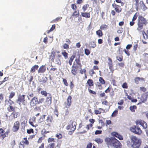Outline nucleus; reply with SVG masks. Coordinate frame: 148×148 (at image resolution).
<instances>
[{"label":"nucleus","mask_w":148,"mask_h":148,"mask_svg":"<svg viewBox=\"0 0 148 148\" xmlns=\"http://www.w3.org/2000/svg\"><path fill=\"white\" fill-rule=\"evenodd\" d=\"M20 122L18 121H16L14 123L12 127V131L13 132H18L20 128Z\"/></svg>","instance_id":"11"},{"label":"nucleus","mask_w":148,"mask_h":148,"mask_svg":"<svg viewBox=\"0 0 148 148\" xmlns=\"http://www.w3.org/2000/svg\"><path fill=\"white\" fill-rule=\"evenodd\" d=\"M47 80V78L46 77H43L39 80V82L42 83H46Z\"/></svg>","instance_id":"34"},{"label":"nucleus","mask_w":148,"mask_h":148,"mask_svg":"<svg viewBox=\"0 0 148 148\" xmlns=\"http://www.w3.org/2000/svg\"><path fill=\"white\" fill-rule=\"evenodd\" d=\"M130 131L138 135H140L142 133L141 129L138 127L134 125L130 128Z\"/></svg>","instance_id":"6"},{"label":"nucleus","mask_w":148,"mask_h":148,"mask_svg":"<svg viewBox=\"0 0 148 148\" xmlns=\"http://www.w3.org/2000/svg\"><path fill=\"white\" fill-rule=\"evenodd\" d=\"M25 95H21L19 94L16 100V102L18 103L20 106H21V104L25 106H27V103L26 100L25 99Z\"/></svg>","instance_id":"5"},{"label":"nucleus","mask_w":148,"mask_h":148,"mask_svg":"<svg viewBox=\"0 0 148 148\" xmlns=\"http://www.w3.org/2000/svg\"><path fill=\"white\" fill-rule=\"evenodd\" d=\"M53 120V118L50 115H48L45 121V125L49 126H51Z\"/></svg>","instance_id":"13"},{"label":"nucleus","mask_w":148,"mask_h":148,"mask_svg":"<svg viewBox=\"0 0 148 148\" xmlns=\"http://www.w3.org/2000/svg\"><path fill=\"white\" fill-rule=\"evenodd\" d=\"M138 12H136L134 15L133 18L132 19V21H135L137 19L138 16L139 14Z\"/></svg>","instance_id":"50"},{"label":"nucleus","mask_w":148,"mask_h":148,"mask_svg":"<svg viewBox=\"0 0 148 148\" xmlns=\"http://www.w3.org/2000/svg\"><path fill=\"white\" fill-rule=\"evenodd\" d=\"M70 123L71 124V131L74 132L76 129V122L74 121L71 120Z\"/></svg>","instance_id":"19"},{"label":"nucleus","mask_w":148,"mask_h":148,"mask_svg":"<svg viewBox=\"0 0 148 148\" xmlns=\"http://www.w3.org/2000/svg\"><path fill=\"white\" fill-rule=\"evenodd\" d=\"M39 66L38 65H35L33 66H32L30 69V72L31 73H34L36 71V70H37Z\"/></svg>","instance_id":"28"},{"label":"nucleus","mask_w":148,"mask_h":148,"mask_svg":"<svg viewBox=\"0 0 148 148\" xmlns=\"http://www.w3.org/2000/svg\"><path fill=\"white\" fill-rule=\"evenodd\" d=\"M94 70L93 69H92L89 71V73L91 76H92L93 75L95 74V72Z\"/></svg>","instance_id":"54"},{"label":"nucleus","mask_w":148,"mask_h":148,"mask_svg":"<svg viewBox=\"0 0 148 148\" xmlns=\"http://www.w3.org/2000/svg\"><path fill=\"white\" fill-rule=\"evenodd\" d=\"M36 118L34 117L30 118L29 120V124L33 127H36L34 125V124L36 123Z\"/></svg>","instance_id":"23"},{"label":"nucleus","mask_w":148,"mask_h":148,"mask_svg":"<svg viewBox=\"0 0 148 148\" xmlns=\"http://www.w3.org/2000/svg\"><path fill=\"white\" fill-rule=\"evenodd\" d=\"M105 141L108 145L114 148H122V145L120 142L114 137H107Z\"/></svg>","instance_id":"1"},{"label":"nucleus","mask_w":148,"mask_h":148,"mask_svg":"<svg viewBox=\"0 0 148 148\" xmlns=\"http://www.w3.org/2000/svg\"><path fill=\"white\" fill-rule=\"evenodd\" d=\"M140 4H141V6L143 7L142 8L143 11H145L147 9V7L143 1H140Z\"/></svg>","instance_id":"30"},{"label":"nucleus","mask_w":148,"mask_h":148,"mask_svg":"<svg viewBox=\"0 0 148 148\" xmlns=\"http://www.w3.org/2000/svg\"><path fill=\"white\" fill-rule=\"evenodd\" d=\"M99 81L100 83L101 84H104L105 83V80L101 77H99Z\"/></svg>","instance_id":"44"},{"label":"nucleus","mask_w":148,"mask_h":148,"mask_svg":"<svg viewBox=\"0 0 148 148\" xmlns=\"http://www.w3.org/2000/svg\"><path fill=\"white\" fill-rule=\"evenodd\" d=\"M55 136L58 139H61L62 138V134L60 133H57L56 134Z\"/></svg>","instance_id":"48"},{"label":"nucleus","mask_w":148,"mask_h":148,"mask_svg":"<svg viewBox=\"0 0 148 148\" xmlns=\"http://www.w3.org/2000/svg\"><path fill=\"white\" fill-rule=\"evenodd\" d=\"M90 45L91 47L93 48H94L96 47V45L94 41H91L90 43Z\"/></svg>","instance_id":"56"},{"label":"nucleus","mask_w":148,"mask_h":148,"mask_svg":"<svg viewBox=\"0 0 148 148\" xmlns=\"http://www.w3.org/2000/svg\"><path fill=\"white\" fill-rule=\"evenodd\" d=\"M8 110L9 112L15 111V108L13 107L12 105H11L9 106V108H8Z\"/></svg>","instance_id":"38"},{"label":"nucleus","mask_w":148,"mask_h":148,"mask_svg":"<svg viewBox=\"0 0 148 148\" xmlns=\"http://www.w3.org/2000/svg\"><path fill=\"white\" fill-rule=\"evenodd\" d=\"M118 111L117 110H114L112 113L111 114V116L112 117H115L118 114Z\"/></svg>","instance_id":"45"},{"label":"nucleus","mask_w":148,"mask_h":148,"mask_svg":"<svg viewBox=\"0 0 148 148\" xmlns=\"http://www.w3.org/2000/svg\"><path fill=\"white\" fill-rule=\"evenodd\" d=\"M85 53L86 55H88L90 53V50L87 49H86L84 50Z\"/></svg>","instance_id":"62"},{"label":"nucleus","mask_w":148,"mask_h":148,"mask_svg":"<svg viewBox=\"0 0 148 148\" xmlns=\"http://www.w3.org/2000/svg\"><path fill=\"white\" fill-rule=\"evenodd\" d=\"M40 93L42 95H44L45 97H47V93L46 91L45 90L41 91Z\"/></svg>","instance_id":"57"},{"label":"nucleus","mask_w":148,"mask_h":148,"mask_svg":"<svg viewBox=\"0 0 148 148\" xmlns=\"http://www.w3.org/2000/svg\"><path fill=\"white\" fill-rule=\"evenodd\" d=\"M19 112L15 111L13 112L9 117V120L10 121H12L14 119L17 118L19 116Z\"/></svg>","instance_id":"14"},{"label":"nucleus","mask_w":148,"mask_h":148,"mask_svg":"<svg viewBox=\"0 0 148 148\" xmlns=\"http://www.w3.org/2000/svg\"><path fill=\"white\" fill-rule=\"evenodd\" d=\"M92 126L93 125L92 124H89L88 125H87L86 128L87 130H90V128L92 127Z\"/></svg>","instance_id":"60"},{"label":"nucleus","mask_w":148,"mask_h":148,"mask_svg":"<svg viewBox=\"0 0 148 148\" xmlns=\"http://www.w3.org/2000/svg\"><path fill=\"white\" fill-rule=\"evenodd\" d=\"M136 123L137 125H140L142 126L144 129H146L147 128V123L143 120H138L136 121Z\"/></svg>","instance_id":"10"},{"label":"nucleus","mask_w":148,"mask_h":148,"mask_svg":"<svg viewBox=\"0 0 148 148\" xmlns=\"http://www.w3.org/2000/svg\"><path fill=\"white\" fill-rule=\"evenodd\" d=\"M38 98L37 97L35 96L31 100V104L33 106H35L36 104H38Z\"/></svg>","instance_id":"18"},{"label":"nucleus","mask_w":148,"mask_h":148,"mask_svg":"<svg viewBox=\"0 0 148 148\" xmlns=\"http://www.w3.org/2000/svg\"><path fill=\"white\" fill-rule=\"evenodd\" d=\"M108 28V25L106 24H102L100 27V29L101 30H105Z\"/></svg>","instance_id":"32"},{"label":"nucleus","mask_w":148,"mask_h":148,"mask_svg":"<svg viewBox=\"0 0 148 148\" xmlns=\"http://www.w3.org/2000/svg\"><path fill=\"white\" fill-rule=\"evenodd\" d=\"M89 6L88 4H84L82 7V9L84 11H85L86 10Z\"/></svg>","instance_id":"49"},{"label":"nucleus","mask_w":148,"mask_h":148,"mask_svg":"<svg viewBox=\"0 0 148 148\" xmlns=\"http://www.w3.org/2000/svg\"><path fill=\"white\" fill-rule=\"evenodd\" d=\"M63 48L65 49H69V46L68 44L65 43L63 45Z\"/></svg>","instance_id":"59"},{"label":"nucleus","mask_w":148,"mask_h":148,"mask_svg":"<svg viewBox=\"0 0 148 148\" xmlns=\"http://www.w3.org/2000/svg\"><path fill=\"white\" fill-rule=\"evenodd\" d=\"M45 116V115H43L42 116H41L40 119H39L40 122H43L44 120Z\"/></svg>","instance_id":"53"},{"label":"nucleus","mask_w":148,"mask_h":148,"mask_svg":"<svg viewBox=\"0 0 148 148\" xmlns=\"http://www.w3.org/2000/svg\"><path fill=\"white\" fill-rule=\"evenodd\" d=\"M55 27L56 26L55 24L52 25V27L51 28V29L47 31V33L49 34L51 32L53 31L55 29Z\"/></svg>","instance_id":"46"},{"label":"nucleus","mask_w":148,"mask_h":148,"mask_svg":"<svg viewBox=\"0 0 148 148\" xmlns=\"http://www.w3.org/2000/svg\"><path fill=\"white\" fill-rule=\"evenodd\" d=\"M132 147L133 148H139L141 145V140L135 136H132L131 138Z\"/></svg>","instance_id":"4"},{"label":"nucleus","mask_w":148,"mask_h":148,"mask_svg":"<svg viewBox=\"0 0 148 148\" xmlns=\"http://www.w3.org/2000/svg\"><path fill=\"white\" fill-rule=\"evenodd\" d=\"M108 60L109 61L108 64V65L109 66V68L110 71H112V72L113 73L114 71V69H113L112 60L110 58H108Z\"/></svg>","instance_id":"20"},{"label":"nucleus","mask_w":148,"mask_h":148,"mask_svg":"<svg viewBox=\"0 0 148 148\" xmlns=\"http://www.w3.org/2000/svg\"><path fill=\"white\" fill-rule=\"evenodd\" d=\"M82 65L81 64L79 59V57L78 58H76L75 60V62H74L72 66V68L75 69H81Z\"/></svg>","instance_id":"8"},{"label":"nucleus","mask_w":148,"mask_h":148,"mask_svg":"<svg viewBox=\"0 0 148 148\" xmlns=\"http://www.w3.org/2000/svg\"><path fill=\"white\" fill-rule=\"evenodd\" d=\"M148 97V92H147L142 94L141 96L140 99V102L137 104L139 105L141 104L142 103H144L146 101Z\"/></svg>","instance_id":"9"},{"label":"nucleus","mask_w":148,"mask_h":148,"mask_svg":"<svg viewBox=\"0 0 148 148\" xmlns=\"http://www.w3.org/2000/svg\"><path fill=\"white\" fill-rule=\"evenodd\" d=\"M45 101V99L43 97H40L39 99H38V104H41L44 102Z\"/></svg>","instance_id":"41"},{"label":"nucleus","mask_w":148,"mask_h":148,"mask_svg":"<svg viewBox=\"0 0 148 148\" xmlns=\"http://www.w3.org/2000/svg\"><path fill=\"white\" fill-rule=\"evenodd\" d=\"M100 110H103V109L102 108H99V110H95V114L97 115L100 114L101 113V112Z\"/></svg>","instance_id":"43"},{"label":"nucleus","mask_w":148,"mask_h":148,"mask_svg":"<svg viewBox=\"0 0 148 148\" xmlns=\"http://www.w3.org/2000/svg\"><path fill=\"white\" fill-rule=\"evenodd\" d=\"M62 81L64 83V84L66 86H68V84L67 82V80L66 79L63 78Z\"/></svg>","instance_id":"58"},{"label":"nucleus","mask_w":148,"mask_h":148,"mask_svg":"<svg viewBox=\"0 0 148 148\" xmlns=\"http://www.w3.org/2000/svg\"><path fill=\"white\" fill-rule=\"evenodd\" d=\"M8 134V132H5L4 130L3 129H0V137L3 140L5 137L7 136Z\"/></svg>","instance_id":"16"},{"label":"nucleus","mask_w":148,"mask_h":148,"mask_svg":"<svg viewBox=\"0 0 148 148\" xmlns=\"http://www.w3.org/2000/svg\"><path fill=\"white\" fill-rule=\"evenodd\" d=\"M94 140L98 144L101 143L103 142L102 139L100 138H96Z\"/></svg>","instance_id":"39"},{"label":"nucleus","mask_w":148,"mask_h":148,"mask_svg":"<svg viewBox=\"0 0 148 148\" xmlns=\"http://www.w3.org/2000/svg\"><path fill=\"white\" fill-rule=\"evenodd\" d=\"M25 120H24L23 122L21 123V125H22V129H23V130H25L26 123L27 122L26 119H25Z\"/></svg>","instance_id":"40"},{"label":"nucleus","mask_w":148,"mask_h":148,"mask_svg":"<svg viewBox=\"0 0 148 148\" xmlns=\"http://www.w3.org/2000/svg\"><path fill=\"white\" fill-rule=\"evenodd\" d=\"M72 97L69 95L66 99V101L64 103V105L66 108H69L70 107L72 104Z\"/></svg>","instance_id":"12"},{"label":"nucleus","mask_w":148,"mask_h":148,"mask_svg":"<svg viewBox=\"0 0 148 148\" xmlns=\"http://www.w3.org/2000/svg\"><path fill=\"white\" fill-rule=\"evenodd\" d=\"M78 69H75L74 68H73V69L71 70V73L73 74L74 75H75L77 73V71Z\"/></svg>","instance_id":"42"},{"label":"nucleus","mask_w":148,"mask_h":148,"mask_svg":"<svg viewBox=\"0 0 148 148\" xmlns=\"http://www.w3.org/2000/svg\"><path fill=\"white\" fill-rule=\"evenodd\" d=\"M62 17L60 16L58 17L55 19L53 20L52 22V23H56L57 22L59 21L62 19Z\"/></svg>","instance_id":"35"},{"label":"nucleus","mask_w":148,"mask_h":148,"mask_svg":"<svg viewBox=\"0 0 148 148\" xmlns=\"http://www.w3.org/2000/svg\"><path fill=\"white\" fill-rule=\"evenodd\" d=\"M117 59L119 62L122 61L123 59V56L122 55L117 56L116 57Z\"/></svg>","instance_id":"51"},{"label":"nucleus","mask_w":148,"mask_h":148,"mask_svg":"<svg viewBox=\"0 0 148 148\" xmlns=\"http://www.w3.org/2000/svg\"><path fill=\"white\" fill-rule=\"evenodd\" d=\"M50 66L51 67V68L50 69V70L51 71H52L53 72L55 71H57V69L56 68L53 67V66L52 65H51Z\"/></svg>","instance_id":"61"},{"label":"nucleus","mask_w":148,"mask_h":148,"mask_svg":"<svg viewBox=\"0 0 148 148\" xmlns=\"http://www.w3.org/2000/svg\"><path fill=\"white\" fill-rule=\"evenodd\" d=\"M143 38L145 39H147L148 38V36L147 35L146 33L145 32H144L143 33Z\"/></svg>","instance_id":"64"},{"label":"nucleus","mask_w":148,"mask_h":148,"mask_svg":"<svg viewBox=\"0 0 148 148\" xmlns=\"http://www.w3.org/2000/svg\"><path fill=\"white\" fill-rule=\"evenodd\" d=\"M112 6L116 12L119 13L121 11L122 9L121 6L116 4L114 2L112 4Z\"/></svg>","instance_id":"15"},{"label":"nucleus","mask_w":148,"mask_h":148,"mask_svg":"<svg viewBox=\"0 0 148 148\" xmlns=\"http://www.w3.org/2000/svg\"><path fill=\"white\" fill-rule=\"evenodd\" d=\"M47 141L49 144L47 146L46 148H60L61 141L57 142V145L56 146L55 139L54 138L50 137L48 138Z\"/></svg>","instance_id":"2"},{"label":"nucleus","mask_w":148,"mask_h":148,"mask_svg":"<svg viewBox=\"0 0 148 148\" xmlns=\"http://www.w3.org/2000/svg\"><path fill=\"white\" fill-rule=\"evenodd\" d=\"M97 35L99 37H102L103 35V34L102 31L100 30H99L96 32Z\"/></svg>","instance_id":"37"},{"label":"nucleus","mask_w":148,"mask_h":148,"mask_svg":"<svg viewBox=\"0 0 148 148\" xmlns=\"http://www.w3.org/2000/svg\"><path fill=\"white\" fill-rule=\"evenodd\" d=\"M134 81L136 84H139V81H145V79L143 77L140 78L139 77H136L134 78Z\"/></svg>","instance_id":"24"},{"label":"nucleus","mask_w":148,"mask_h":148,"mask_svg":"<svg viewBox=\"0 0 148 148\" xmlns=\"http://www.w3.org/2000/svg\"><path fill=\"white\" fill-rule=\"evenodd\" d=\"M112 135L118 138L120 140H123V136L121 135L118 134L116 132H114L112 133Z\"/></svg>","instance_id":"25"},{"label":"nucleus","mask_w":148,"mask_h":148,"mask_svg":"<svg viewBox=\"0 0 148 148\" xmlns=\"http://www.w3.org/2000/svg\"><path fill=\"white\" fill-rule=\"evenodd\" d=\"M122 87L123 88L127 89L128 88V85L126 82L124 83L122 85Z\"/></svg>","instance_id":"55"},{"label":"nucleus","mask_w":148,"mask_h":148,"mask_svg":"<svg viewBox=\"0 0 148 148\" xmlns=\"http://www.w3.org/2000/svg\"><path fill=\"white\" fill-rule=\"evenodd\" d=\"M81 14L83 17L86 18H89L90 17V14L89 12H83L81 13Z\"/></svg>","instance_id":"27"},{"label":"nucleus","mask_w":148,"mask_h":148,"mask_svg":"<svg viewBox=\"0 0 148 148\" xmlns=\"http://www.w3.org/2000/svg\"><path fill=\"white\" fill-rule=\"evenodd\" d=\"M75 55H73L70 58V59L69 61V63L70 65H72L73 61L75 58Z\"/></svg>","instance_id":"33"},{"label":"nucleus","mask_w":148,"mask_h":148,"mask_svg":"<svg viewBox=\"0 0 148 148\" xmlns=\"http://www.w3.org/2000/svg\"><path fill=\"white\" fill-rule=\"evenodd\" d=\"M15 95V93L13 92H11L9 97V98L12 99Z\"/></svg>","instance_id":"52"},{"label":"nucleus","mask_w":148,"mask_h":148,"mask_svg":"<svg viewBox=\"0 0 148 148\" xmlns=\"http://www.w3.org/2000/svg\"><path fill=\"white\" fill-rule=\"evenodd\" d=\"M34 131L32 129H27V132L28 134H30L31 133H33Z\"/></svg>","instance_id":"63"},{"label":"nucleus","mask_w":148,"mask_h":148,"mask_svg":"<svg viewBox=\"0 0 148 148\" xmlns=\"http://www.w3.org/2000/svg\"><path fill=\"white\" fill-rule=\"evenodd\" d=\"M56 52L55 51H53L51 52V54L49 56V58L53 62L55 59Z\"/></svg>","instance_id":"29"},{"label":"nucleus","mask_w":148,"mask_h":148,"mask_svg":"<svg viewBox=\"0 0 148 148\" xmlns=\"http://www.w3.org/2000/svg\"><path fill=\"white\" fill-rule=\"evenodd\" d=\"M62 55L63 56L65 59H67L68 57V54L66 52L65 50H64L62 52Z\"/></svg>","instance_id":"31"},{"label":"nucleus","mask_w":148,"mask_h":148,"mask_svg":"<svg viewBox=\"0 0 148 148\" xmlns=\"http://www.w3.org/2000/svg\"><path fill=\"white\" fill-rule=\"evenodd\" d=\"M46 71V68L45 65L41 66L39 68L38 72V73H43Z\"/></svg>","instance_id":"21"},{"label":"nucleus","mask_w":148,"mask_h":148,"mask_svg":"<svg viewBox=\"0 0 148 148\" xmlns=\"http://www.w3.org/2000/svg\"><path fill=\"white\" fill-rule=\"evenodd\" d=\"M137 107L135 105L131 106L130 107V110L132 112H135V110L136 109Z\"/></svg>","instance_id":"36"},{"label":"nucleus","mask_w":148,"mask_h":148,"mask_svg":"<svg viewBox=\"0 0 148 148\" xmlns=\"http://www.w3.org/2000/svg\"><path fill=\"white\" fill-rule=\"evenodd\" d=\"M52 101V97L50 94H49V96L47 97H46L45 102V105L46 106H49L51 103Z\"/></svg>","instance_id":"17"},{"label":"nucleus","mask_w":148,"mask_h":148,"mask_svg":"<svg viewBox=\"0 0 148 148\" xmlns=\"http://www.w3.org/2000/svg\"><path fill=\"white\" fill-rule=\"evenodd\" d=\"M5 105H9V106L14 105V102L12 101L11 99H6L5 100Z\"/></svg>","instance_id":"22"},{"label":"nucleus","mask_w":148,"mask_h":148,"mask_svg":"<svg viewBox=\"0 0 148 148\" xmlns=\"http://www.w3.org/2000/svg\"><path fill=\"white\" fill-rule=\"evenodd\" d=\"M79 14V12H77V11L75 10L73 13L72 15V16L73 17L75 16L77 17Z\"/></svg>","instance_id":"47"},{"label":"nucleus","mask_w":148,"mask_h":148,"mask_svg":"<svg viewBox=\"0 0 148 148\" xmlns=\"http://www.w3.org/2000/svg\"><path fill=\"white\" fill-rule=\"evenodd\" d=\"M87 84H88L89 87L88 88H90L91 86H94V82L93 80L92 79H88L87 82Z\"/></svg>","instance_id":"26"},{"label":"nucleus","mask_w":148,"mask_h":148,"mask_svg":"<svg viewBox=\"0 0 148 148\" xmlns=\"http://www.w3.org/2000/svg\"><path fill=\"white\" fill-rule=\"evenodd\" d=\"M147 23L146 19L141 16H139L138 18L137 30L140 31L143 28V24L146 25Z\"/></svg>","instance_id":"3"},{"label":"nucleus","mask_w":148,"mask_h":148,"mask_svg":"<svg viewBox=\"0 0 148 148\" xmlns=\"http://www.w3.org/2000/svg\"><path fill=\"white\" fill-rule=\"evenodd\" d=\"M29 141L27 137H24L21 141L18 144L19 148H24L25 145H29Z\"/></svg>","instance_id":"7"}]
</instances>
